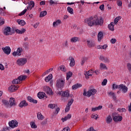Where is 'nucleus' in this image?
Returning a JSON list of instances; mask_svg holds the SVG:
<instances>
[{"label":"nucleus","mask_w":131,"mask_h":131,"mask_svg":"<svg viewBox=\"0 0 131 131\" xmlns=\"http://www.w3.org/2000/svg\"><path fill=\"white\" fill-rule=\"evenodd\" d=\"M28 101H29L30 103H33L34 104H37V100L34 99L31 96H28Z\"/></svg>","instance_id":"nucleus-19"},{"label":"nucleus","mask_w":131,"mask_h":131,"mask_svg":"<svg viewBox=\"0 0 131 131\" xmlns=\"http://www.w3.org/2000/svg\"><path fill=\"white\" fill-rule=\"evenodd\" d=\"M108 96H111L112 97L113 100L115 101V100H117L116 95H115V93H114L113 92H110L108 93Z\"/></svg>","instance_id":"nucleus-24"},{"label":"nucleus","mask_w":131,"mask_h":131,"mask_svg":"<svg viewBox=\"0 0 131 131\" xmlns=\"http://www.w3.org/2000/svg\"><path fill=\"white\" fill-rule=\"evenodd\" d=\"M98 41H101L102 40V39L103 38L104 35L103 34V32H99L98 34Z\"/></svg>","instance_id":"nucleus-20"},{"label":"nucleus","mask_w":131,"mask_h":131,"mask_svg":"<svg viewBox=\"0 0 131 131\" xmlns=\"http://www.w3.org/2000/svg\"><path fill=\"white\" fill-rule=\"evenodd\" d=\"M120 19H121L120 16H118V17H116L114 19V24H117V23H118V20H120Z\"/></svg>","instance_id":"nucleus-41"},{"label":"nucleus","mask_w":131,"mask_h":131,"mask_svg":"<svg viewBox=\"0 0 131 131\" xmlns=\"http://www.w3.org/2000/svg\"><path fill=\"white\" fill-rule=\"evenodd\" d=\"M8 124L10 127L14 128V127H17V126H18V122H17L16 120H13L11 121H9Z\"/></svg>","instance_id":"nucleus-8"},{"label":"nucleus","mask_w":131,"mask_h":131,"mask_svg":"<svg viewBox=\"0 0 131 131\" xmlns=\"http://www.w3.org/2000/svg\"><path fill=\"white\" fill-rule=\"evenodd\" d=\"M34 5H35L34 2H33V1H30V2L29 5L32 6V7H31V10L32 9V8H34Z\"/></svg>","instance_id":"nucleus-47"},{"label":"nucleus","mask_w":131,"mask_h":131,"mask_svg":"<svg viewBox=\"0 0 131 131\" xmlns=\"http://www.w3.org/2000/svg\"><path fill=\"white\" fill-rule=\"evenodd\" d=\"M2 102L5 105V106H6L7 108H10L9 103L8 100H6L5 99L2 100Z\"/></svg>","instance_id":"nucleus-32"},{"label":"nucleus","mask_w":131,"mask_h":131,"mask_svg":"<svg viewBox=\"0 0 131 131\" xmlns=\"http://www.w3.org/2000/svg\"><path fill=\"white\" fill-rule=\"evenodd\" d=\"M106 122L107 124H110V123L112 122V117L109 115L106 119Z\"/></svg>","instance_id":"nucleus-30"},{"label":"nucleus","mask_w":131,"mask_h":131,"mask_svg":"<svg viewBox=\"0 0 131 131\" xmlns=\"http://www.w3.org/2000/svg\"><path fill=\"white\" fill-rule=\"evenodd\" d=\"M61 120L62 122H64V121H66V120H68V119H67V117H65L64 118H61Z\"/></svg>","instance_id":"nucleus-60"},{"label":"nucleus","mask_w":131,"mask_h":131,"mask_svg":"<svg viewBox=\"0 0 131 131\" xmlns=\"http://www.w3.org/2000/svg\"><path fill=\"white\" fill-rule=\"evenodd\" d=\"M66 117H67V119H70L71 118V114H68Z\"/></svg>","instance_id":"nucleus-64"},{"label":"nucleus","mask_w":131,"mask_h":131,"mask_svg":"<svg viewBox=\"0 0 131 131\" xmlns=\"http://www.w3.org/2000/svg\"><path fill=\"white\" fill-rule=\"evenodd\" d=\"M61 97L68 98L69 97V92L68 91H64L61 95Z\"/></svg>","instance_id":"nucleus-33"},{"label":"nucleus","mask_w":131,"mask_h":131,"mask_svg":"<svg viewBox=\"0 0 131 131\" xmlns=\"http://www.w3.org/2000/svg\"><path fill=\"white\" fill-rule=\"evenodd\" d=\"M68 12L70 13V14H73V9L71 8L70 7H68L67 8Z\"/></svg>","instance_id":"nucleus-40"},{"label":"nucleus","mask_w":131,"mask_h":131,"mask_svg":"<svg viewBox=\"0 0 131 131\" xmlns=\"http://www.w3.org/2000/svg\"><path fill=\"white\" fill-rule=\"evenodd\" d=\"M52 78H53V75L50 74L49 76L45 78V80L46 81V82H49V81H50Z\"/></svg>","instance_id":"nucleus-28"},{"label":"nucleus","mask_w":131,"mask_h":131,"mask_svg":"<svg viewBox=\"0 0 131 131\" xmlns=\"http://www.w3.org/2000/svg\"><path fill=\"white\" fill-rule=\"evenodd\" d=\"M59 24H61V20L60 19H58L57 21H54L53 24V25L54 27H55V26H58V25H59Z\"/></svg>","instance_id":"nucleus-36"},{"label":"nucleus","mask_w":131,"mask_h":131,"mask_svg":"<svg viewBox=\"0 0 131 131\" xmlns=\"http://www.w3.org/2000/svg\"><path fill=\"white\" fill-rule=\"evenodd\" d=\"M70 111V106L67 105L66 107L65 108V112L67 113V112H69V111Z\"/></svg>","instance_id":"nucleus-48"},{"label":"nucleus","mask_w":131,"mask_h":131,"mask_svg":"<svg viewBox=\"0 0 131 131\" xmlns=\"http://www.w3.org/2000/svg\"><path fill=\"white\" fill-rule=\"evenodd\" d=\"M17 65L19 66H23L27 63V58H21L18 59L16 61Z\"/></svg>","instance_id":"nucleus-7"},{"label":"nucleus","mask_w":131,"mask_h":131,"mask_svg":"<svg viewBox=\"0 0 131 131\" xmlns=\"http://www.w3.org/2000/svg\"><path fill=\"white\" fill-rule=\"evenodd\" d=\"M16 22H17L19 25H21V26H24V25H26V23L24 20L17 19Z\"/></svg>","instance_id":"nucleus-21"},{"label":"nucleus","mask_w":131,"mask_h":131,"mask_svg":"<svg viewBox=\"0 0 131 131\" xmlns=\"http://www.w3.org/2000/svg\"><path fill=\"white\" fill-rule=\"evenodd\" d=\"M96 93H97V90L96 89H91L90 90H89L88 92L85 91V89L84 90V92L83 93V95L84 97H91V96H94V95H95Z\"/></svg>","instance_id":"nucleus-4"},{"label":"nucleus","mask_w":131,"mask_h":131,"mask_svg":"<svg viewBox=\"0 0 131 131\" xmlns=\"http://www.w3.org/2000/svg\"><path fill=\"white\" fill-rule=\"evenodd\" d=\"M80 39L77 37H73L71 39V42H77V41H79Z\"/></svg>","instance_id":"nucleus-29"},{"label":"nucleus","mask_w":131,"mask_h":131,"mask_svg":"<svg viewBox=\"0 0 131 131\" xmlns=\"http://www.w3.org/2000/svg\"><path fill=\"white\" fill-rule=\"evenodd\" d=\"M107 47H108V45H104L101 46V49H102L103 50H106V49H107Z\"/></svg>","instance_id":"nucleus-53"},{"label":"nucleus","mask_w":131,"mask_h":131,"mask_svg":"<svg viewBox=\"0 0 131 131\" xmlns=\"http://www.w3.org/2000/svg\"><path fill=\"white\" fill-rule=\"evenodd\" d=\"M119 91H122L123 94H125L127 92V90H128V89L127 88V87L126 86H125V85H124L123 84H121L119 85Z\"/></svg>","instance_id":"nucleus-12"},{"label":"nucleus","mask_w":131,"mask_h":131,"mask_svg":"<svg viewBox=\"0 0 131 131\" xmlns=\"http://www.w3.org/2000/svg\"><path fill=\"white\" fill-rule=\"evenodd\" d=\"M72 75H73V73L71 72H69L67 73V80H69V78L70 77H72Z\"/></svg>","instance_id":"nucleus-35"},{"label":"nucleus","mask_w":131,"mask_h":131,"mask_svg":"<svg viewBox=\"0 0 131 131\" xmlns=\"http://www.w3.org/2000/svg\"><path fill=\"white\" fill-rule=\"evenodd\" d=\"M86 131H97L93 127H91L90 128L88 129Z\"/></svg>","instance_id":"nucleus-54"},{"label":"nucleus","mask_w":131,"mask_h":131,"mask_svg":"<svg viewBox=\"0 0 131 131\" xmlns=\"http://www.w3.org/2000/svg\"><path fill=\"white\" fill-rule=\"evenodd\" d=\"M100 68H102V69H108V68H107V67L106 66V64L103 63H100Z\"/></svg>","instance_id":"nucleus-42"},{"label":"nucleus","mask_w":131,"mask_h":131,"mask_svg":"<svg viewBox=\"0 0 131 131\" xmlns=\"http://www.w3.org/2000/svg\"><path fill=\"white\" fill-rule=\"evenodd\" d=\"M27 106H28V103L26 102V101L25 100H23L19 104V107L20 108H23V107H27Z\"/></svg>","instance_id":"nucleus-18"},{"label":"nucleus","mask_w":131,"mask_h":131,"mask_svg":"<svg viewBox=\"0 0 131 131\" xmlns=\"http://www.w3.org/2000/svg\"><path fill=\"white\" fill-rule=\"evenodd\" d=\"M127 67H128V70L130 71L131 70V64L129 63H127Z\"/></svg>","instance_id":"nucleus-62"},{"label":"nucleus","mask_w":131,"mask_h":131,"mask_svg":"<svg viewBox=\"0 0 131 131\" xmlns=\"http://www.w3.org/2000/svg\"><path fill=\"white\" fill-rule=\"evenodd\" d=\"M63 47H68V41H67V40H66L64 42V43L63 44Z\"/></svg>","instance_id":"nucleus-59"},{"label":"nucleus","mask_w":131,"mask_h":131,"mask_svg":"<svg viewBox=\"0 0 131 131\" xmlns=\"http://www.w3.org/2000/svg\"><path fill=\"white\" fill-rule=\"evenodd\" d=\"M27 12V9H25L24 11H23L21 12H20L18 15L19 16H23V15H25V13Z\"/></svg>","instance_id":"nucleus-44"},{"label":"nucleus","mask_w":131,"mask_h":131,"mask_svg":"<svg viewBox=\"0 0 131 131\" xmlns=\"http://www.w3.org/2000/svg\"><path fill=\"white\" fill-rule=\"evenodd\" d=\"M118 111H119V112H125L126 110H125V108H118Z\"/></svg>","instance_id":"nucleus-50"},{"label":"nucleus","mask_w":131,"mask_h":131,"mask_svg":"<svg viewBox=\"0 0 131 131\" xmlns=\"http://www.w3.org/2000/svg\"><path fill=\"white\" fill-rule=\"evenodd\" d=\"M60 70H61V71H63L64 72H65L66 71V69H65V66H61L60 67Z\"/></svg>","instance_id":"nucleus-52"},{"label":"nucleus","mask_w":131,"mask_h":131,"mask_svg":"<svg viewBox=\"0 0 131 131\" xmlns=\"http://www.w3.org/2000/svg\"><path fill=\"white\" fill-rule=\"evenodd\" d=\"M29 47V44L28 42H24L23 44V47L26 49V50H28V48Z\"/></svg>","instance_id":"nucleus-38"},{"label":"nucleus","mask_w":131,"mask_h":131,"mask_svg":"<svg viewBox=\"0 0 131 131\" xmlns=\"http://www.w3.org/2000/svg\"><path fill=\"white\" fill-rule=\"evenodd\" d=\"M115 89H120V88H119V85H117L116 84L114 83L113 84V90H114Z\"/></svg>","instance_id":"nucleus-45"},{"label":"nucleus","mask_w":131,"mask_h":131,"mask_svg":"<svg viewBox=\"0 0 131 131\" xmlns=\"http://www.w3.org/2000/svg\"><path fill=\"white\" fill-rule=\"evenodd\" d=\"M37 117L39 120H42V119H45V116H43L40 112H38L37 113Z\"/></svg>","instance_id":"nucleus-23"},{"label":"nucleus","mask_w":131,"mask_h":131,"mask_svg":"<svg viewBox=\"0 0 131 131\" xmlns=\"http://www.w3.org/2000/svg\"><path fill=\"white\" fill-rule=\"evenodd\" d=\"M117 5H118V7H121V6H122V2L119 1L117 3Z\"/></svg>","instance_id":"nucleus-58"},{"label":"nucleus","mask_w":131,"mask_h":131,"mask_svg":"<svg viewBox=\"0 0 131 131\" xmlns=\"http://www.w3.org/2000/svg\"><path fill=\"white\" fill-rule=\"evenodd\" d=\"M81 86H82L81 84L77 83L72 86V90H77L78 88H81Z\"/></svg>","instance_id":"nucleus-31"},{"label":"nucleus","mask_w":131,"mask_h":131,"mask_svg":"<svg viewBox=\"0 0 131 131\" xmlns=\"http://www.w3.org/2000/svg\"><path fill=\"white\" fill-rule=\"evenodd\" d=\"M47 15V11H41L40 13L39 17L41 18L42 17H45Z\"/></svg>","instance_id":"nucleus-37"},{"label":"nucleus","mask_w":131,"mask_h":131,"mask_svg":"<svg viewBox=\"0 0 131 131\" xmlns=\"http://www.w3.org/2000/svg\"><path fill=\"white\" fill-rule=\"evenodd\" d=\"M111 43H115V42H116V39H113V38H112V39L111 40Z\"/></svg>","instance_id":"nucleus-57"},{"label":"nucleus","mask_w":131,"mask_h":131,"mask_svg":"<svg viewBox=\"0 0 131 131\" xmlns=\"http://www.w3.org/2000/svg\"><path fill=\"white\" fill-rule=\"evenodd\" d=\"M46 96V93L43 92H39L37 94V97L39 99H43Z\"/></svg>","instance_id":"nucleus-22"},{"label":"nucleus","mask_w":131,"mask_h":131,"mask_svg":"<svg viewBox=\"0 0 131 131\" xmlns=\"http://www.w3.org/2000/svg\"><path fill=\"white\" fill-rule=\"evenodd\" d=\"M69 60L70 61V67H74V66H75V60L74 59V58H73L72 56H70L69 57Z\"/></svg>","instance_id":"nucleus-16"},{"label":"nucleus","mask_w":131,"mask_h":131,"mask_svg":"<svg viewBox=\"0 0 131 131\" xmlns=\"http://www.w3.org/2000/svg\"><path fill=\"white\" fill-rule=\"evenodd\" d=\"M4 33L5 35H11L12 33H11V27H6L4 31Z\"/></svg>","instance_id":"nucleus-14"},{"label":"nucleus","mask_w":131,"mask_h":131,"mask_svg":"<svg viewBox=\"0 0 131 131\" xmlns=\"http://www.w3.org/2000/svg\"><path fill=\"white\" fill-rule=\"evenodd\" d=\"M112 116L115 122H118V121H121L122 120V116H120L119 114L116 113H113Z\"/></svg>","instance_id":"nucleus-6"},{"label":"nucleus","mask_w":131,"mask_h":131,"mask_svg":"<svg viewBox=\"0 0 131 131\" xmlns=\"http://www.w3.org/2000/svg\"><path fill=\"white\" fill-rule=\"evenodd\" d=\"M108 28L111 31H114V23H111V24L108 25Z\"/></svg>","instance_id":"nucleus-26"},{"label":"nucleus","mask_w":131,"mask_h":131,"mask_svg":"<svg viewBox=\"0 0 131 131\" xmlns=\"http://www.w3.org/2000/svg\"><path fill=\"white\" fill-rule=\"evenodd\" d=\"M22 52H23V49H22V48H18L17 51H14V52H13L12 55L14 57H15L17 55L21 56L22 55Z\"/></svg>","instance_id":"nucleus-9"},{"label":"nucleus","mask_w":131,"mask_h":131,"mask_svg":"<svg viewBox=\"0 0 131 131\" xmlns=\"http://www.w3.org/2000/svg\"><path fill=\"white\" fill-rule=\"evenodd\" d=\"M2 51H3L4 54H6V55H10L11 54V48H10V46L2 48Z\"/></svg>","instance_id":"nucleus-10"},{"label":"nucleus","mask_w":131,"mask_h":131,"mask_svg":"<svg viewBox=\"0 0 131 131\" xmlns=\"http://www.w3.org/2000/svg\"><path fill=\"white\" fill-rule=\"evenodd\" d=\"M16 105L15 98L13 97L10 98L9 99V108H12L13 106L15 107Z\"/></svg>","instance_id":"nucleus-11"},{"label":"nucleus","mask_w":131,"mask_h":131,"mask_svg":"<svg viewBox=\"0 0 131 131\" xmlns=\"http://www.w3.org/2000/svg\"><path fill=\"white\" fill-rule=\"evenodd\" d=\"M96 110H101V109H102V108H103V106L102 105H99L97 107H96Z\"/></svg>","instance_id":"nucleus-56"},{"label":"nucleus","mask_w":131,"mask_h":131,"mask_svg":"<svg viewBox=\"0 0 131 131\" xmlns=\"http://www.w3.org/2000/svg\"><path fill=\"white\" fill-rule=\"evenodd\" d=\"M49 108H51V109H54V108H56V110L55 112H53V115H52V118L53 117H55L58 113L60 112V107H58V105L57 104L51 103L48 105Z\"/></svg>","instance_id":"nucleus-3"},{"label":"nucleus","mask_w":131,"mask_h":131,"mask_svg":"<svg viewBox=\"0 0 131 131\" xmlns=\"http://www.w3.org/2000/svg\"><path fill=\"white\" fill-rule=\"evenodd\" d=\"M73 102H74V99H71L70 101H69L68 103V106H70L71 107V105L73 104Z\"/></svg>","instance_id":"nucleus-43"},{"label":"nucleus","mask_w":131,"mask_h":131,"mask_svg":"<svg viewBox=\"0 0 131 131\" xmlns=\"http://www.w3.org/2000/svg\"><path fill=\"white\" fill-rule=\"evenodd\" d=\"M48 121H47V120H44L43 121L41 122V125H46V124H47Z\"/></svg>","instance_id":"nucleus-51"},{"label":"nucleus","mask_w":131,"mask_h":131,"mask_svg":"<svg viewBox=\"0 0 131 131\" xmlns=\"http://www.w3.org/2000/svg\"><path fill=\"white\" fill-rule=\"evenodd\" d=\"M107 81H108L106 79H104L101 83L102 85H106L107 84Z\"/></svg>","instance_id":"nucleus-46"},{"label":"nucleus","mask_w":131,"mask_h":131,"mask_svg":"<svg viewBox=\"0 0 131 131\" xmlns=\"http://www.w3.org/2000/svg\"><path fill=\"white\" fill-rule=\"evenodd\" d=\"M25 31H26V29H22L21 30L19 29L15 30V32L18 34H23V33H25Z\"/></svg>","instance_id":"nucleus-25"},{"label":"nucleus","mask_w":131,"mask_h":131,"mask_svg":"<svg viewBox=\"0 0 131 131\" xmlns=\"http://www.w3.org/2000/svg\"><path fill=\"white\" fill-rule=\"evenodd\" d=\"M104 4L100 5L99 7L100 10H101V11H104Z\"/></svg>","instance_id":"nucleus-55"},{"label":"nucleus","mask_w":131,"mask_h":131,"mask_svg":"<svg viewBox=\"0 0 131 131\" xmlns=\"http://www.w3.org/2000/svg\"><path fill=\"white\" fill-rule=\"evenodd\" d=\"M98 114H96V115L92 114L91 115V118H94V119H96V120H97L98 119Z\"/></svg>","instance_id":"nucleus-49"},{"label":"nucleus","mask_w":131,"mask_h":131,"mask_svg":"<svg viewBox=\"0 0 131 131\" xmlns=\"http://www.w3.org/2000/svg\"><path fill=\"white\" fill-rule=\"evenodd\" d=\"M31 127L32 128H37V126L35 125V123L34 122H31L30 123Z\"/></svg>","instance_id":"nucleus-39"},{"label":"nucleus","mask_w":131,"mask_h":131,"mask_svg":"<svg viewBox=\"0 0 131 131\" xmlns=\"http://www.w3.org/2000/svg\"><path fill=\"white\" fill-rule=\"evenodd\" d=\"M0 69L1 70H5V67H4L2 64H0Z\"/></svg>","instance_id":"nucleus-63"},{"label":"nucleus","mask_w":131,"mask_h":131,"mask_svg":"<svg viewBox=\"0 0 131 131\" xmlns=\"http://www.w3.org/2000/svg\"><path fill=\"white\" fill-rule=\"evenodd\" d=\"M99 60H100V61H102L104 63H109V62H110V60H109V58H108V57H105L103 55L100 56Z\"/></svg>","instance_id":"nucleus-15"},{"label":"nucleus","mask_w":131,"mask_h":131,"mask_svg":"<svg viewBox=\"0 0 131 131\" xmlns=\"http://www.w3.org/2000/svg\"><path fill=\"white\" fill-rule=\"evenodd\" d=\"M88 42V46L89 48H93L96 46L95 42H92V41H87Z\"/></svg>","instance_id":"nucleus-27"},{"label":"nucleus","mask_w":131,"mask_h":131,"mask_svg":"<svg viewBox=\"0 0 131 131\" xmlns=\"http://www.w3.org/2000/svg\"><path fill=\"white\" fill-rule=\"evenodd\" d=\"M39 25V23H37L34 25V28H37V27Z\"/></svg>","instance_id":"nucleus-61"},{"label":"nucleus","mask_w":131,"mask_h":131,"mask_svg":"<svg viewBox=\"0 0 131 131\" xmlns=\"http://www.w3.org/2000/svg\"><path fill=\"white\" fill-rule=\"evenodd\" d=\"M18 85H11L8 88V91L10 92V93H13L15 92V91H17V90H18Z\"/></svg>","instance_id":"nucleus-13"},{"label":"nucleus","mask_w":131,"mask_h":131,"mask_svg":"<svg viewBox=\"0 0 131 131\" xmlns=\"http://www.w3.org/2000/svg\"><path fill=\"white\" fill-rule=\"evenodd\" d=\"M44 91L47 93V94H48V95H53V91H52V89L50 88L49 86H45Z\"/></svg>","instance_id":"nucleus-17"},{"label":"nucleus","mask_w":131,"mask_h":131,"mask_svg":"<svg viewBox=\"0 0 131 131\" xmlns=\"http://www.w3.org/2000/svg\"><path fill=\"white\" fill-rule=\"evenodd\" d=\"M27 78V76H23V75H20L18 77V78L13 79L12 81V83L13 84H18L20 81H22L23 80H25Z\"/></svg>","instance_id":"nucleus-5"},{"label":"nucleus","mask_w":131,"mask_h":131,"mask_svg":"<svg viewBox=\"0 0 131 131\" xmlns=\"http://www.w3.org/2000/svg\"><path fill=\"white\" fill-rule=\"evenodd\" d=\"M56 87L57 90H61L65 86V79L63 78L58 79L56 80Z\"/></svg>","instance_id":"nucleus-2"},{"label":"nucleus","mask_w":131,"mask_h":131,"mask_svg":"<svg viewBox=\"0 0 131 131\" xmlns=\"http://www.w3.org/2000/svg\"><path fill=\"white\" fill-rule=\"evenodd\" d=\"M86 23H88L89 26H103L104 24V19L102 16L99 17L97 15H95L94 16H92L89 18L85 20Z\"/></svg>","instance_id":"nucleus-1"},{"label":"nucleus","mask_w":131,"mask_h":131,"mask_svg":"<svg viewBox=\"0 0 131 131\" xmlns=\"http://www.w3.org/2000/svg\"><path fill=\"white\" fill-rule=\"evenodd\" d=\"M84 75L85 76V78L86 79H89V78H90L89 76H92L93 75L91 73V72H90V71H89L88 72H86L85 74Z\"/></svg>","instance_id":"nucleus-34"}]
</instances>
